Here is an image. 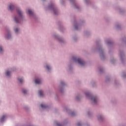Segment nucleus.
<instances>
[{
    "mask_svg": "<svg viewBox=\"0 0 126 126\" xmlns=\"http://www.w3.org/2000/svg\"><path fill=\"white\" fill-rule=\"evenodd\" d=\"M73 60L76 63H78L80 65H84V64H85V62L81 59H77L76 57H73Z\"/></svg>",
    "mask_w": 126,
    "mask_h": 126,
    "instance_id": "obj_1",
    "label": "nucleus"
},
{
    "mask_svg": "<svg viewBox=\"0 0 126 126\" xmlns=\"http://www.w3.org/2000/svg\"><path fill=\"white\" fill-rule=\"evenodd\" d=\"M41 79H36L35 81V84H40L41 83Z\"/></svg>",
    "mask_w": 126,
    "mask_h": 126,
    "instance_id": "obj_2",
    "label": "nucleus"
},
{
    "mask_svg": "<svg viewBox=\"0 0 126 126\" xmlns=\"http://www.w3.org/2000/svg\"><path fill=\"white\" fill-rule=\"evenodd\" d=\"M13 8H14V5H13V4H11L9 6V9H10V10H12V9H13Z\"/></svg>",
    "mask_w": 126,
    "mask_h": 126,
    "instance_id": "obj_3",
    "label": "nucleus"
},
{
    "mask_svg": "<svg viewBox=\"0 0 126 126\" xmlns=\"http://www.w3.org/2000/svg\"><path fill=\"white\" fill-rule=\"evenodd\" d=\"M17 13L20 16V17H22V13L21 12V11L19 9L17 10Z\"/></svg>",
    "mask_w": 126,
    "mask_h": 126,
    "instance_id": "obj_4",
    "label": "nucleus"
},
{
    "mask_svg": "<svg viewBox=\"0 0 126 126\" xmlns=\"http://www.w3.org/2000/svg\"><path fill=\"white\" fill-rule=\"evenodd\" d=\"M20 19L17 17H15V21L16 23H19L20 22Z\"/></svg>",
    "mask_w": 126,
    "mask_h": 126,
    "instance_id": "obj_5",
    "label": "nucleus"
},
{
    "mask_svg": "<svg viewBox=\"0 0 126 126\" xmlns=\"http://www.w3.org/2000/svg\"><path fill=\"white\" fill-rule=\"evenodd\" d=\"M92 100L94 103H96V102H97V98L93 97L92 98Z\"/></svg>",
    "mask_w": 126,
    "mask_h": 126,
    "instance_id": "obj_6",
    "label": "nucleus"
},
{
    "mask_svg": "<svg viewBox=\"0 0 126 126\" xmlns=\"http://www.w3.org/2000/svg\"><path fill=\"white\" fill-rule=\"evenodd\" d=\"M28 13H29V14L30 15H32V14H33V12L31 10L29 9L28 11Z\"/></svg>",
    "mask_w": 126,
    "mask_h": 126,
    "instance_id": "obj_7",
    "label": "nucleus"
},
{
    "mask_svg": "<svg viewBox=\"0 0 126 126\" xmlns=\"http://www.w3.org/2000/svg\"><path fill=\"white\" fill-rule=\"evenodd\" d=\"M38 93H39V96H43V91H39Z\"/></svg>",
    "mask_w": 126,
    "mask_h": 126,
    "instance_id": "obj_8",
    "label": "nucleus"
},
{
    "mask_svg": "<svg viewBox=\"0 0 126 126\" xmlns=\"http://www.w3.org/2000/svg\"><path fill=\"white\" fill-rule=\"evenodd\" d=\"M4 119H5V116H3L0 119V122H3V121H4Z\"/></svg>",
    "mask_w": 126,
    "mask_h": 126,
    "instance_id": "obj_9",
    "label": "nucleus"
},
{
    "mask_svg": "<svg viewBox=\"0 0 126 126\" xmlns=\"http://www.w3.org/2000/svg\"><path fill=\"white\" fill-rule=\"evenodd\" d=\"M10 74V72H9L8 71H6V75L7 76H9Z\"/></svg>",
    "mask_w": 126,
    "mask_h": 126,
    "instance_id": "obj_10",
    "label": "nucleus"
},
{
    "mask_svg": "<svg viewBox=\"0 0 126 126\" xmlns=\"http://www.w3.org/2000/svg\"><path fill=\"white\" fill-rule=\"evenodd\" d=\"M18 80H19V82L20 83H22V82H23V79H22L21 78V79H19Z\"/></svg>",
    "mask_w": 126,
    "mask_h": 126,
    "instance_id": "obj_11",
    "label": "nucleus"
},
{
    "mask_svg": "<svg viewBox=\"0 0 126 126\" xmlns=\"http://www.w3.org/2000/svg\"><path fill=\"white\" fill-rule=\"evenodd\" d=\"M40 106H41V108H46V105H44V104H41L40 105Z\"/></svg>",
    "mask_w": 126,
    "mask_h": 126,
    "instance_id": "obj_12",
    "label": "nucleus"
},
{
    "mask_svg": "<svg viewBox=\"0 0 126 126\" xmlns=\"http://www.w3.org/2000/svg\"><path fill=\"white\" fill-rule=\"evenodd\" d=\"M46 67L48 69V70H49V69H51V67L49 65H46Z\"/></svg>",
    "mask_w": 126,
    "mask_h": 126,
    "instance_id": "obj_13",
    "label": "nucleus"
},
{
    "mask_svg": "<svg viewBox=\"0 0 126 126\" xmlns=\"http://www.w3.org/2000/svg\"><path fill=\"white\" fill-rule=\"evenodd\" d=\"M7 39H9L10 38V34H8L6 36Z\"/></svg>",
    "mask_w": 126,
    "mask_h": 126,
    "instance_id": "obj_14",
    "label": "nucleus"
},
{
    "mask_svg": "<svg viewBox=\"0 0 126 126\" xmlns=\"http://www.w3.org/2000/svg\"><path fill=\"white\" fill-rule=\"evenodd\" d=\"M23 92L24 94H26V93H27V91L24 90H23Z\"/></svg>",
    "mask_w": 126,
    "mask_h": 126,
    "instance_id": "obj_15",
    "label": "nucleus"
},
{
    "mask_svg": "<svg viewBox=\"0 0 126 126\" xmlns=\"http://www.w3.org/2000/svg\"><path fill=\"white\" fill-rule=\"evenodd\" d=\"M15 32H16V33H17V32H18V29H15Z\"/></svg>",
    "mask_w": 126,
    "mask_h": 126,
    "instance_id": "obj_16",
    "label": "nucleus"
},
{
    "mask_svg": "<svg viewBox=\"0 0 126 126\" xmlns=\"http://www.w3.org/2000/svg\"><path fill=\"white\" fill-rule=\"evenodd\" d=\"M2 51V48L0 46V52H1Z\"/></svg>",
    "mask_w": 126,
    "mask_h": 126,
    "instance_id": "obj_17",
    "label": "nucleus"
},
{
    "mask_svg": "<svg viewBox=\"0 0 126 126\" xmlns=\"http://www.w3.org/2000/svg\"><path fill=\"white\" fill-rule=\"evenodd\" d=\"M58 126H62V125L59 123L57 124Z\"/></svg>",
    "mask_w": 126,
    "mask_h": 126,
    "instance_id": "obj_18",
    "label": "nucleus"
},
{
    "mask_svg": "<svg viewBox=\"0 0 126 126\" xmlns=\"http://www.w3.org/2000/svg\"><path fill=\"white\" fill-rule=\"evenodd\" d=\"M77 126H81L80 123H78Z\"/></svg>",
    "mask_w": 126,
    "mask_h": 126,
    "instance_id": "obj_19",
    "label": "nucleus"
},
{
    "mask_svg": "<svg viewBox=\"0 0 126 126\" xmlns=\"http://www.w3.org/2000/svg\"><path fill=\"white\" fill-rule=\"evenodd\" d=\"M86 96H88L89 95V94H86Z\"/></svg>",
    "mask_w": 126,
    "mask_h": 126,
    "instance_id": "obj_20",
    "label": "nucleus"
}]
</instances>
